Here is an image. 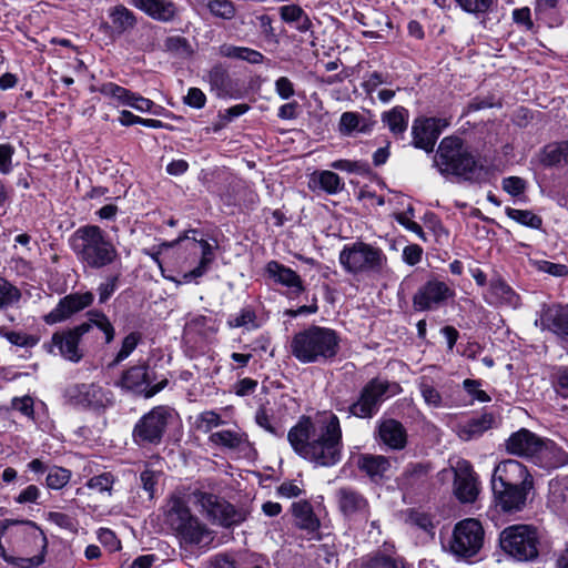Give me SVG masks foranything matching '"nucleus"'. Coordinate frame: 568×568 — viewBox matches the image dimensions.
Masks as SVG:
<instances>
[{
    "label": "nucleus",
    "mask_w": 568,
    "mask_h": 568,
    "mask_svg": "<svg viewBox=\"0 0 568 568\" xmlns=\"http://www.w3.org/2000/svg\"><path fill=\"white\" fill-rule=\"evenodd\" d=\"M48 539L31 520L0 521V557L16 568H37L44 562Z\"/></svg>",
    "instance_id": "obj_1"
},
{
    "label": "nucleus",
    "mask_w": 568,
    "mask_h": 568,
    "mask_svg": "<svg viewBox=\"0 0 568 568\" xmlns=\"http://www.w3.org/2000/svg\"><path fill=\"white\" fill-rule=\"evenodd\" d=\"M70 247L85 267L101 270L119 260V252L110 236L98 225H83L70 236Z\"/></svg>",
    "instance_id": "obj_2"
},
{
    "label": "nucleus",
    "mask_w": 568,
    "mask_h": 568,
    "mask_svg": "<svg viewBox=\"0 0 568 568\" xmlns=\"http://www.w3.org/2000/svg\"><path fill=\"white\" fill-rule=\"evenodd\" d=\"M163 523L184 547L197 546L209 539L210 531L180 493L172 494L163 506Z\"/></svg>",
    "instance_id": "obj_3"
},
{
    "label": "nucleus",
    "mask_w": 568,
    "mask_h": 568,
    "mask_svg": "<svg viewBox=\"0 0 568 568\" xmlns=\"http://www.w3.org/2000/svg\"><path fill=\"white\" fill-rule=\"evenodd\" d=\"M434 163L443 175L452 174L470 182L484 179L483 165L457 136H446L440 141Z\"/></svg>",
    "instance_id": "obj_4"
},
{
    "label": "nucleus",
    "mask_w": 568,
    "mask_h": 568,
    "mask_svg": "<svg viewBox=\"0 0 568 568\" xmlns=\"http://www.w3.org/2000/svg\"><path fill=\"white\" fill-rule=\"evenodd\" d=\"M339 262L349 273H381L386 266L387 257L379 247L355 242L344 246L339 253Z\"/></svg>",
    "instance_id": "obj_5"
},
{
    "label": "nucleus",
    "mask_w": 568,
    "mask_h": 568,
    "mask_svg": "<svg viewBox=\"0 0 568 568\" xmlns=\"http://www.w3.org/2000/svg\"><path fill=\"white\" fill-rule=\"evenodd\" d=\"M539 535L529 525H513L500 534L501 549L519 561L532 560L538 556Z\"/></svg>",
    "instance_id": "obj_6"
},
{
    "label": "nucleus",
    "mask_w": 568,
    "mask_h": 568,
    "mask_svg": "<svg viewBox=\"0 0 568 568\" xmlns=\"http://www.w3.org/2000/svg\"><path fill=\"white\" fill-rule=\"evenodd\" d=\"M174 416V409L169 406L152 408L134 425L133 442L141 447L159 445Z\"/></svg>",
    "instance_id": "obj_7"
},
{
    "label": "nucleus",
    "mask_w": 568,
    "mask_h": 568,
    "mask_svg": "<svg viewBox=\"0 0 568 568\" xmlns=\"http://www.w3.org/2000/svg\"><path fill=\"white\" fill-rule=\"evenodd\" d=\"M397 383L373 378L361 390L358 399L349 407L351 413L361 418H371L379 410L381 405L389 397L398 394Z\"/></svg>",
    "instance_id": "obj_8"
},
{
    "label": "nucleus",
    "mask_w": 568,
    "mask_h": 568,
    "mask_svg": "<svg viewBox=\"0 0 568 568\" xmlns=\"http://www.w3.org/2000/svg\"><path fill=\"white\" fill-rule=\"evenodd\" d=\"M484 538L485 531L480 521L475 518H466L455 525L449 550L458 558H471L483 548Z\"/></svg>",
    "instance_id": "obj_9"
},
{
    "label": "nucleus",
    "mask_w": 568,
    "mask_h": 568,
    "mask_svg": "<svg viewBox=\"0 0 568 568\" xmlns=\"http://www.w3.org/2000/svg\"><path fill=\"white\" fill-rule=\"evenodd\" d=\"M287 439L298 456L315 465L320 463V432L311 417L302 416L290 429Z\"/></svg>",
    "instance_id": "obj_10"
},
{
    "label": "nucleus",
    "mask_w": 568,
    "mask_h": 568,
    "mask_svg": "<svg viewBox=\"0 0 568 568\" xmlns=\"http://www.w3.org/2000/svg\"><path fill=\"white\" fill-rule=\"evenodd\" d=\"M176 243L182 244L184 250L189 252L191 262L187 266L190 267L194 262H196V265L184 272L182 274V280L172 278V281L176 284L192 282L197 283L199 280L209 272L211 264L215 258L213 245L205 240H196L189 236L179 239Z\"/></svg>",
    "instance_id": "obj_11"
},
{
    "label": "nucleus",
    "mask_w": 568,
    "mask_h": 568,
    "mask_svg": "<svg viewBox=\"0 0 568 568\" xmlns=\"http://www.w3.org/2000/svg\"><path fill=\"white\" fill-rule=\"evenodd\" d=\"M193 497L194 503L201 507L213 524L231 527L245 519V514L242 510L213 494L195 490Z\"/></svg>",
    "instance_id": "obj_12"
},
{
    "label": "nucleus",
    "mask_w": 568,
    "mask_h": 568,
    "mask_svg": "<svg viewBox=\"0 0 568 568\" xmlns=\"http://www.w3.org/2000/svg\"><path fill=\"white\" fill-rule=\"evenodd\" d=\"M91 329L90 323H82L71 329L57 332L51 341L43 344V348L52 355H60L64 359L78 363L82 358L79 348L81 337Z\"/></svg>",
    "instance_id": "obj_13"
},
{
    "label": "nucleus",
    "mask_w": 568,
    "mask_h": 568,
    "mask_svg": "<svg viewBox=\"0 0 568 568\" xmlns=\"http://www.w3.org/2000/svg\"><path fill=\"white\" fill-rule=\"evenodd\" d=\"M454 296L455 290L448 283L432 278L415 293L413 305L416 311H434L445 305Z\"/></svg>",
    "instance_id": "obj_14"
},
{
    "label": "nucleus",
    "mask_w": 568,
    "mask_h": 568,
    "mask_svg": "<svg viewBox=\"0 0 568 568\" xmlns=\"http://www.w3.org/2000/svg\"><path fill=\"white\" fill-rule=\"evenodd\" d=\"M207 440L211 446L220 448L236 458L251 457L254 452L248 435L239 427L211 433Z\"/></svg>",
    "instance_id": "obj_15"
},
{
    "label": "nucleus",
    "mask_w": 568,
    "mask_h": 568,
    "mask_svg": "<svg viewBox=\"0 0 568 568\" xmlns=\"http://www.w3.org/2000/svg\"><path fill=\"white\" fill-rule=\"evenodd\" d=\"M65 395L73 405L83 408L100 409L112 404L111 392L93 383L73 385Z\"/></svg>",
    "instance_id": "obj_16"
},
{
    "label": "nucleus",
    "mask_w": 568,
    "mask_h": 568,
    "mask_svg": "<svg viewBox=\"0 0 568 568\" xmlns=\"http://www.w3.org/2000/svg\"><path fill=\"white\" fill-rule=\"evenodd\" d=\"M322 424H325V433L322 432V466H333L342 456L339 420L332 413H322Z\"/></svg>",
    "instance_id": "obj_17"
},
{
    "label": "nucleus",
    "mask_w": 568,
    "mask_h": 568,
    "mask_svg": "<svg viewBox=\"0 0 568 568\" xmlns=\"http://www.w3.org/2000/svg\"><path fill=\"white\" fill-rule=\"evenodd\" d=\"M524 486L532 488L534 480L527 468L519 462L507 459L500 462L494 469L491 487Z\"/></svg>",
    "instance_id": "obj_18"
},
{
    "label": "nucleus",
    "mask_w": 568,
    "mask_h": 568,
    "mask_svg": "<svg viewBox=\"0 0 568 568\" xmlns=\"http://www.w3.org/2000/svg\"><path fill=\"white\" fill-rule=\"evenodd\" d=\"M446 119L439 118H418L415 119L412 126L413 144L417 149L426 152L434 150L435 143L442 131L448 126Z\"/></svg>",
    "instance_id": "obj_19"
},
{
    "label": "nucleus",
    "mask_w": 568,
    "mask_h": 568,
    "mask_svg": "<svg viewBox=\"0 0 568 568\" xmlns=\"http://www.w3.org/2000/svg\"><path fill=\"white\" fill-rule=\"evenodd\" d=\"M93 300L94 296L91 292L69 294L61 298L58 305L43 316V321L49 325L63 322L90 306Z\"/></svg>",
    "instance_id": "obj_20"
},
{
    "label": "nucleus",
    "mask_w": 568,
    "mask_h": 568,
    "mask_svg": "<svg viewBox=\"0 0 568 568\" xmlns=\"http://www.w3.org/2000/svg\"><path fill=\"white\" fill-rule=\"evenodd\" d=\"M535 325L541 331L547 329L568 339V305H542Z\"/></svg>",
    "instance_id": "obj_21"
},
{
    "label": "nucleus",
    "mask_w": 568,
    "mask_h": 568,
    "mask_svg": "<svg viewBox=\"0 0 568 568\" xmlns=\"http://www.w3.org/2000/svg\"><path fill=\"white\" fill-rule=\"evenodd\" d=\"M291 352L302 363L315 362L320 355V327L297 333L291 342Z\"/></svg>",
    "instance_id": "obj_22"
},
{
    "label": "nucleus",
    "mask_w": 568,
    "mask_h": 568,
    "mask_svg": "<svg viewBox=\"0 0 568 568\" xmlns=\"http://www.w3.org/2000/svg\"><path fill=\"white\" fill-rule=\"evenodd\" d=\"M121 384L126 389L144 394L145 397H152L166 386L168 381L162 379L152 385L148 368L145 366H133L124 372Z\"/></svg>",
    "instance_id": "obj_23"
},
{
    "label": "nucleus",
    "mask_w": 568,
    "mask_h": 568,
    "mask_svg": "<svg viewBox=\"0 0 568 568\" xmlns=\"http://www.w3.org/2000/svg\"><path fill=\"white\" fill-rule=\"evenodd\" d=\"M454 490L462 503H473L479 494L477 476L467 460L457 463Z\"/></svg>",
    "instance_id": "obj_24"
},
{
    "label": "nucleus",
    "mask_w": 568,
    "mask_h": 568,
    "mask_svg": "<svg viewBox=\"0 0 568 568\" xmlns=\"http://www.w3.org/2000/svg\"><path fill=\"white\" fill-rule=\"evenodd\" d=\"M265 272L275 284L284 286L291 297L297 296L304 290L302 280L296 272L277 261H270Z\"/></svg>",
    "instance_id": "obj_25"
},
{
    "label": "nucleus",
    "mask_w": 568,
    "mask_h": 568,
    "mask_svg": "<svg viewBox=\"0 0 568 568\" xmlns=\"http://www.w3.org/2000/svg\"><path fill=\"white\" fill-rule=\"evenodd\" d=\"M541 437L532 432L521 428L514 433L507 440L506 448L511 455H517L534 460Z\"/></svg>",
    "instance_id": "obj_26"
},
{
    "label": "nucleus",
    "mask_w": 568,
    "mask_h": 568,
    "mask_svg": "<svg viewBox=\"0 0 568 568\" xmlns=\"http://www.w3.org/2000/svg\"><path fill=\"white\" fill-rule=\"evenodd\" d=\"M498 507L505 513L520 511L527 500V494L531 488L524 486L491 487Z\"/></svg>",
    "instance_id": "obj_27"
},
{
    "label": "nucleus",
    "mask_w": 568,
    "mask_h": 568,
    "mask_svg": "<svg viewBox=\"0 0 568 568\" xmlns=\"http://www.w3.org/2000/svg\"><path fill=\"white\" fill-rule=\"evenodd\" d=\"M131 4L160 22H171L178 14L176 6L171 0H131Z\"/></svg>",
    "instance_id": "obj_28"
},
{
    "label": "nucleus",
    "mask_w": 568,
    "mask_h": 568,
    "mask_svg": "<svg viewBox=\"0 0 568 568\" xmlns=\"http://www.w3.org/2000/svg\"><path fill=\"white\" fill-rule=\"evenodd\" d=\"M484 298L489 305L494 306L517 308L520 305L519 295L501 278L490 281Z\"/></svg>",
    "instance_id": "obj_29"
},
{
    "label": "nucleus",
    "mask_w": 568,
    "mask_h": 568,
    "mask_svg": "<svg viewBox=\"0 0 568 568\" xmlns=\"http://www.w3.org/2000/svg\"><path fill=\"white\" fill-rule=\"evenodd\" d=\"M568 462V455L552 440L541 438L532 463L542 468H557Z\"/></svg>",
    "instance_id": "obj_30"
},
{
    "label": "nucleus",
    "mask_w": 568,
    "mask_h": 568,
    "mask_svg": "<svg viewBox=\"0 0 568 568\" xmlns=\"http://www.w3.org/2000/svg\"><path fill=\"white\" fill-rule=\"evenodd\" d=\"M337 500L339 509L346 516H352L355 514L365 516L368 513L367 500L353 488L343 487L338 489Z\"/></svg>",
    "instance_id": "obj_31"
},
{
    "label": "nucleus",
    "mask_w": 568,
    "mask_h": 568,
    "mask_svg": "<svg viewBox=\"0 0 568 568\" xmlns=\"http://www.w3.org/2000/svg\"><path fill=\"white\" fill-rule=\"evenodd\" d=\"M358 467L373 481H379L387 476L392 464L388 458L382 455H362L358 459Z\"/></svg>",
    "instance_id": "obj_32"
},
{
    "label": "nucleus",
    "mask_w": 568,
    "mask_h": 568,
    "mask_svg": "<svg viewBox=\"0 0 568 568\" xmlns=\"http://www.w3.org/2000/svg\"><path fill=\"white\" fill-rule=\"evenodd\" d=\"M363 18L366 21V30L363 31L364 37L381 39L383 38L382 32L392 28V21L389 17L382 10L367 8Z\"/></svg>",
    "instance_id": "obj_33"
},
{
    "label": "nucleus",
    "mask_w": 568,
    "mask_h": 568,
    "mask_svg": "<svg viewBox=\"0 0 568 568\" xmlns=\"http://www.w3.org/2000/svg\"><path fill=\"white\" fill-rule=\"evenodd\" d=\"M381 440L393 449H400L406 443V433L400 423L394 419L385 420L379 426Z\"/></svg>",
    "instance_id": "obj_34"
},
{
    "label": "nucleus",
    "mask_w": 568,
    "mask_h": 568,
    "mask_svg": "<svg viewBox=\"0 0 568 568\" xmlns=\"http://www.w3.org/2000/svg\"><path fill=\"white\" fill-rule=\"evenodd\" d=\"M409 112L402 105H396L382 114V122L395 136H402L408 126Z\"/></svg>",
    "instance_id": "obj_35"
},
{
    "label": "nucleus",
    "mask_w": 568,
    "mask_h": 568,
    "mask_svg": "<svg viewBox=\"0 0 568 568\" xmlns=\"http://www.w3.org/2000/svg\"><path fill=\"white\" fill-rule=\"evenodd\" d=\"M281 19L301 32L311 29L312 22L307 13L297 4H286L278 9Z\"/></svg>",
    "instance_id": "obj_36"
},
{
    "label": "nucleus",
    "mask_w": 568,
    "mask_h": 568,
    "mask_svg": "<svg viewBox=\"0 0 568 568\" xmlns=\"http://www.w3.org/2000/svg\"><path fill=\"white\" fill-rule=\"evenodd\" d=\"M220 54L229 59L245 61L250 64H262L265 60V57L260 51L233 44L221 45Z\"/></svg>",
    "instance_id": "obj_37"
},
{
    "label": "nucleus",
    "mask_w": 568,
    "mask_h": 568,
    "mask_svg": "<svg viewBox=\"0 0 568 568\" xmlns=\"http://www.w3.org/2000/svg\"><path fill=\"white\" fill-rule=\"evenodd\" d=\"M292 508L297 526L307 531L315 532L320 527V521L316 518L311 504L306 500H301L294 503Z\"/></svg>",
    "instance_id": "obj_38"
},
{
    "label": "nucleus",
    "mask_w": 568,
    "mask_h": 568,
    "mask_svg": "<svg viewBox=\"0 0 568 568\" xmlns=\"http://www.w3.org/2000/svg\"><path fill=\"white\" fill-rule=\"evenodd\" d=\"M493 424L494 416L491 414L485 413L465 423L459 429V436L465 440H470L490 429Z\"/></svg>",
    "instance_id": "obj_39"
},
{
    "label": "nucleus",
    "mask_w": 568,
    "mask_h": 568,
    "mask_svg": "<svg viewBox=\"0 0 568 568\" xmlns=\"http://www.w3.org/2000/svg\"><path fill=\"white\" fill-rule=\"evenodd\" d=\"M109 17L111 19L114 31L119 34L133 29L136 24V18L134 13L122 4L111 8L109 11Z\"/></svg>",
    "instance_id": "obj_40"
},
{
    "label": "nucleus",
    "mask_w": 568,
    "mask_h": 568,
    "mask_svg": "<svg viewBox=\"0 0 568 568\" xmlns=\"http://www.w3.org/2000/svg\"><path fill=\"white\" fill-rule=\"evenodd\" d=\"M206 81L211 87V91H213L216 97L223 98L229 94L230 78L226 70L222 67H213L206 75Z\"/></svg>",
    "instance_id": "obj_41"
},
{
    "label": "nucleus",
    "mask_w": 568,
    "mask_h": 568,
    "mask_svg": "<svg viewBox=\"0 0 568 568\" xmlns=\"http://www.w3.org/2000/svg\"><path fill=\"white\" fill-rule=\"evenodd\" d=\"M216 331L215 321L205 315H191L184 325V333L186 335L195 334L206 336Z\"/></svg>",
    "instance_id": "obj_42"
},
{
    "label": "nucleus",
    "mask_w": 568,
    "mask_h": 568,
    "mask_svg": "<svg viewBox=\"0 0 568 568\" xmlns=\"http://www.w3.org/2000/svg\"><path fill=\"white\" fill-rule=\"evenodd\" d=\"M541 162L552 166L568 163V142L552 143L544 148Z\"/></svg>",
    "instance_id": "obj_43"
},
{
    "label": "nucleus",
    "mask_w": 568,
    "mask_h": 568,
    "mask_svg": "<svg viewBox=\"0 0 568 568\" xmlns=\"http://www.w3.org/2000/svg\"><path fill=\"white\" fill-rule=\"evenodd\" d=\"M99 91L102 95L112 98L118 104L124 106H131L135 92H132L116 83L106 82L103 83Z\"/></svg>",
    "instance_id": "obj_44"
},
{
    "label": "nucleus",
    "mask_w": 568,
    "mask_h": 568,
    "mask_svg": "<svg viewBox=\"0 0 568 568\" xmlns=\"http://www.w3.org/2000/svg\"><path fill=\"white\" fill-rule=\"evenodd\" d=\"M0 336L11 345L23 348H32L39 343V337L22 331H12L7 326H0Z\"/></svg>",
    "instance_id": "obj_45"
},
{
    "label": "nucleus",
    "mask_w": 568,
    "mask_h": 568,
    "mask_svg": "<svg viewBox=\"0 0 568 568\" xmlns=\"http://www.w3.org/2000/svg\"><path fill=\"white\" fill-rule=\"evenodd\" d=\"M21 300L20 290L0 276V312L16 306Z\"/></svg>",
    "instance_id": "obj_46"
},
{
    "label": "nucleus",
    "mask_w": 568,
    "mask_h": 568,
    "mask_svg": "<svg viewBox=\"0 0 568 568\" xmlns=\"http://www.w3.org/2000/svg\"><path fill=\"white\" fill-rule=\"evenodd\" d=\"M227 325L231 328L245 327L248 331L258 327L256 314L251 307H244L237 314L231 315L227 320Z\"/></svg>",
    "instance_id": "obj_47"
},
{
    "label": "nucleus",
    "mask_w": 568,
    "mask_h": 568,
    "mask_svg": "<svg viewBox=\"0 0 568 568\" xmlns=\"http://www.w3.org/2000/svg\"><path fill=\"white\" fill-rule=\"evenodd\" d=\"M506 214L517 223L531 229H539L542 224L541 217L528 210L507 207Z\"/></svg>",
    "instance_id": "obj_48"
},
{
    "label": "nucleus",
    "mask_w": 568,
    "mask_h": 568,
    "mask_svg": "<svg viewBox=\"0 0 568 568\" xmlns=\"http://www.w3.org/2000/svg\"><path fill=\"white\" fill-rule=\"evenodd\" d=\"M115 476L111 471H103L98 475H93L89 478L85 486L94 490L97 493L103 494L108 493L109 495L112 491V487L115 483Z\"/></svg>",
    "instance_id": "obj_49"
},
{
    "label": "nucleus",
    "mask_w": 568,
    "mask_h": 568,
    "mask_svg": "<svg viewBox=\"0 0 568 568\" xmlns=\"http://www.w3.org/2000/svg\"><path fill=\"white\" fill-rule=\"evenodd\" d=\"M339 131L345 135H349L353 132H365L366 124L364 123L361 115L356 112H344L339 120Z\"/></svg>",
    "instance_id": "obj_50"
},
{
    "label": "nucleus",
    "mask_w": 568,
    "mask_h": 568,
    "mask_svg": "<svg viewBox=\"0 0 568 568\" xmlns=\"http://www.w3.org/2000/svg\"><path fill=\"white\" fill-rule=\"evenodd\" d=\"M71 476L72 474L69 469L53 466L48 470L45 483L50 489H62L70 481Z\"/></svg>",
    "instance_id": "obj_51"
},
{
    "label": "nucleus",
    "mask_w": 568,
    "mask_h": 568,
    "mask_svg": "<svg viewBox=\"0 0 568 568\" xmlns=\"http://www.w3.org/2000/svg\"><path fill=\"white\" fill-rule=\"evenodd\" d=\"M225 422L214 410H205L201 413L196 418V428L202 433H213L214 428L224 425Z\"/></svg>",
    "instance_id": "obj_52"
},
{
    "label": "nucleus",
    "mask_w": 568,
    "mask_h": 568,
    "mask_svg": "<svg viewBox=\"0 0 568 568\" xmlns=\"http://www.w3.org/2000/svg\"><path fill=\"white\" fill-rule=\"evenodd\" d=\"M47 519L51 524H54L59 528L64 529L71 534L78 532V527H79L78 520L75 519V517H73L69 514H64V513H60V511H50L47 515Z\"/></svg>",
    "instance_id": "obj_53"
},
{
    "label": "nucleus",
    "mask_w": 568,
    "mask_h": 568,
    "mask_svg": "<svg viewBox=\"0 0 568 568\" xmlns=\"http://www.w3.org/2000/svg\"><path fill=\"white\" fill-rule=\"evenodd\" d=\"M550 381L555 392L559 396L568 398V367H555L550 375Z\"/></svg>",
    "instance_id": "obj_54"
},
{
    "label": "nucleus",
    "mask_w": 568,
    "mask_h": 568,
    "mask_svg": "<svg viewBox=\"0 0 568 568\" xmlns=\"http://www.w3.org/2000/svg\"><path fill=\"white\" fill-rule=\"evenodd\" d=\"M87 323L98 327L105 335V342L109 344L114 338V328L109 318L101 312H90Z\"/></svg>",
    "instance_id": "obj_55"
},
{
    "label": "nucleus",
    "mask_w": 568,
    "mask_h": 568,
    "mask_svg": "<svg viewBox=\"0 0 568 568\" xmlns=\"http://www.w3.org/2000/svg\"><path fill=\"white\" fill-rule=\"evenodd\" d=\"M456 3L467 13L485 14L494 7V0H455Z\"/></svg>",
    "instance_id": "obj_56"
},
{
    "label": "nucleus",
    "mask_w": 568,
    "mask_h": 568,
    "mask_svg": "<svg viewBox=\"0 0 568 568\" xmlns=\"http://www.w3.org/2000/svg\"><path fill=\"white\" fill-rule=\"evenodd\" d=\"M164 48L180 57H187L192 52L189 41L180 36L168 37L164 41Z\"/></svg>",
    "instance_id": "obj_57"
},
{
    "label": "nucleus",
    "mask_w": 568,
    "mask_h": 568,
    "mask_svg": "<svg viewBox=\"0 0 568 568\" xmlns=\"http://www.w3.org/2000/svg\"><path fill=\"white\" fill-rule=\"evenodd\" d=\"M419 392L427 405L433 407H440L443 405L440 393L425 377L419 383Z\"/></svg>",
    "instance_id": "obj_58"
},
{
    "label": "nucleus",
    "mask_w": 568,
    "mask_h": 568,
    "mask_svg": "<svg viewBox=\"0 0 568 568\" xmlns=\"http://www.w3.org/2000/svg\"><path fill=\"white\" fill-rule=\"evenodd\" d=\"M210 12L219 18L230 20L235 16L234 4L229 0H209Z\"/></svg>",
    "instance_id": "obj_59"
},
{
    "label": "nucleus",
    "mask_w": 568,
    "mask_h": 568,
    "mask_svg": "<svg viewBox=\"0 0 568 568\" xmlns=\"http://www.w3.org/2000/svg\"><path fill=\"white\" fill-rule=\"evenodd\" d=\"M338 351V337L335 332L322 328V357L328 358L336 355Z\"/></svg>",
    "instance_id": "obj_60"
},
{
    "label": "nucleus",
    "mask_w": 568,
    "mask_h": 568,
    "mask_svg": "<svg viewBox=\"0 0 568 568\" xmlns=\"http://www.w3.org/2000/svg\"><path fill=\"white\" fill-rule=\"evenodd\" d=\"M140 341L141 334L138 332H132L129 335H126L122 341L121 348L115 356V363H121L122 361L128 358L136 348Z\"/></svg>",
    "instance_id": "obj_61"
},
{
    "label": "nucleus",
    "mask_w": 568,
    "mask_h": 568,
    "mask_svg": "<svg viewBox=\"0 0 568 568\" xmlns=\"http://www.w3.org/2000/svg\"><path fill=\"white\" fill-rule=\"evenodd\" d=\"M368 568H405L404 561L400 557H393L387 555H376L369 562Z\"/></svg>",
    "instance_id": "obj_62"
},
{
    "label": "nucleus",
    "mask_w": 568,
    "mask_h": 568,
    "mask_svg": "<svg viewBox=\"0 0 568 568\" xmlns=\"http://www.w3.org/2000/svg\"><path fill=\"white\" fill-rule=\"evenodd\" d=\"M11 407L20 412L23 416L37 423L34 417V404L30 396L13 397L11 400Z\"/></svg>",
    "instance_id": "obj_63"
},
{
    "label": "nucleus",
    "mask_w": 568,
    "mask_h": 568,
    "mask_svg": "<svg viewBox=\"0 0 568 568\" xmlns=\"http://www.w3.org/2000/svg\"><path fill=\"white\" fill-rule=\"evenodd\" d=\"M406 520L424 531H430L434 528L430 516L419 510H409Z\"/></svg>",
    "instance_id": "obj_64"
}]
</instances>
